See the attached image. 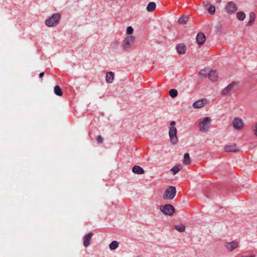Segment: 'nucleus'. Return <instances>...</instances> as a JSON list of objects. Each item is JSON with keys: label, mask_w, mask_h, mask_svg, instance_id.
I'll return each instance as SVG.
<instances>
[{"label": "nucleus", "mask_w": 257, "mask_h": 257, "mask_svg": "<svg viewBox=\"0 0 257 257\" xmlns=\"http://www.w3.org/2000/svg\"><path fill=\"white\" fill-rule=\"evenodd\" d=\"M61 19V15L58 13L54 14L50 18L47 19L45 24L48 27H53L57 25Z\"/></svg>", "instance_id": "1"}, {"label": "nucleus", "mask_w": 257, "mask_h": 257, "mask_svg": "<svg viewBox=\"0 0 257 257\" xmlns=\"http://www.w3.org/2000/svg\"><path fill=\"white\" fill-rule=\"evenodd\" d=\"M135 37L133 36H127L124 39L122 43V47L124 50L128 51L134 45L135 41Z\"/></svg>", "instance_id": "2"}, {"label": "nucleus", "mask_w": 257, "mask_h": 257, "mask_svg": "<svg viewBox=\"0 0 257 257\" xmlns=\"http://www.w3.org/2000/svg\"><path fill=\"white\" fill-rule=\"evenodd\" d=\"M211 122V118L210 117L207 116L204 117L202 121L199 123V127L200 132L206 133L208 131Z\"/></svg>", "instance_id": "3"}, {"label": "nucleus", "mask_w": 257, "mask_h": 257, "mask_svg": "<svg viewBox=\"0 0 257 257\" xmlns=\"http://www.w3.org/2000/svg\"><path fill=\"white\" fill-rule=\"evenodd\" d=\"M176 194V188L174 186H169L164 192L163 198L164 199H173Z\"/></svg>", "instance_id": "4"}, {"label": "nucleus", "mask_w": 257, "mask_h": 257, "mask_svg": "<svg viewBox=\"0 0 257 257\" xmlns=\"http://www.w3.org/2000/svg\"><path fill=\"white\" fill-rule=\"evenodd\" d=\"M160 209L161 212L166 215L171 216L175 212L174 207L170 204L161 206Z\"/></svg>", "instance_id": "5"}, {"label": "nucleus", "mask_w": 257, "mask_h": 257, "mask_svg": "<svg viewBox=\"0 0 257 257\" xmlns=\"http://www.w3.org/2000/svg\"><path fill=\"white\" fill-rule=\"evenodd\" d=\"M177 129L175 127H170L169 131V135L171 143L173 145H176L178 142V138L177 137Z\"/></svg>", "instance_id": "6"}, {"label": "nucleus", "mask_w": 257, "mask_h": 257, "mask_svg": "<svg viewBox=\"0 0 257 257\" xmlns=\"http://www.w3.org/2000/svg\"><path fill=\"white\" fill-rule=\"evenodd\" d=\"M232 125L236 130H240L243 126L242 120L239 118H235L232 121Z\"/></svg>", "instance_id": "7"}, {"label": "nucleus", "mask_w": 257, "mask_h": 257, "mask_svg": "<svg viewBox=\"0 0 257 257\" xmlns=\"http://www.w3.org/2000/svg\"><path fill=\"white\" fill-rule=\"evenodd\" d=\"M238 246V241L236 240L232 241L231 242H227L225 243V247L226 248L231 251L236 248Z\"/></svg>", "instance_id": "8"}, {"label": "nucleus", "mask_w": 257, "mask_h": 257, "mask_svg": "<svg viewBox=\"0 0 257 257\" xmlns=\"http://www.w3.org/2000/svg\"><path fill=\"white\" fill-rule=\"evenodd\" d=\"M226 10L228 13H233L237 10V8L233 2H229L226 7Z\"/></svg>", "instance_id": "9"}, {"label": "nucleus", "mask_w": 257, "mask_h": 257, "mask_svg": "<svg viewBox=\"0 0 257 257\" xmlns=\"http://www.w3.org/2000/svg\"><path fill=\"white\" fill-rule=\"evenodd\" d=\"M196 40L197 43L199 45H202L205 42V40H206V37H205V35L203 33L200 32L197 34V35L196 36Z\"/></svg>", "instance_id": "10"}, {"label": "nucleus", "mask_w": 257, "mask_h": 257, "mask_svg": "<svg viewBox=\"0 0 257 257\" xmlns=\"http://www.w3.org/2000/svg\"><path fill=\"white\" fill-rule=\"evenodd\" d=\"M208 78L212 81H216L218 79V73L216 70H210L208 73Z\"/></svg>", "instance_id": "11"}, {"label": "nucleus", "mask_w": 257, "mask_h": 257, "mask_svg": "<svg viewBox=\"0 0 257 257\" xmlns=\"http://www.w3.org/2000/svg\"><path fill=\"white\" fill-rule=\"evenodd\" d=\"M92 235H93V233L89 232L87 234L85 235L84 236L83 244L85 247H86L89 245L90 241L91 239Z\"/></svg>", "instance_id": "12"}, {"label": "nucleus", "mask_w": 257, "mask_h": 257, "mask_svg": "<svg viewBox=\"0 0 257 257\" xmlns=\"http://www.w3.org/2000/svg\"><path fill=\"white\" fill-rule=\"evenodd\" d=\"M176 50L180 55L184 54L186 51V46L183 44H179L176 46Z\"/></svg>", "instance_id": "13"}, {"label": "nucleus", "mask_w": 257, "mask_h": 257, "mask_svg": "<svg viewBox=\"0 0 257 257\" xmlns=\"http://www.w3.org/2000/svg\"><path fill=\"white\" fill-rule=\"evenodd\" d=\"M132 172L138 175H142L145 173V171L142 167L137 165L133 167Z\"/></svg>", "instance_id": "14"}, {"label": "nucleus", "mask_w": 257, "mask_h": 257, "mask_svg": "<svg viewBox=\"0 0 257 257\" xmlns=\"http://www.w3.org/2000/svg\"><path fill=\"white\" fill-rule=\"evenodd\" d=\"M236 84V82H232L226 87L222 91V94L226 95L232 90L233 87Z\"/></svg>", "instance_id": "15"}, {"label": "nucleus", "mask_w": 257, "mask_h": 257, "mask_svg": "<svg viewBox=\"0 0 257 257\" xmlns=\"http://www.w3.org/2000/svg\"><path fill=\"white\" fill-rule=\"evenodd\" d=\"M114 75L112 72L110 71V72H107L105 76L106 81L108 83H112L113 80V79H114Z\"/></svg>", "instance_id": "16"}, {"label": "nucleus", "mask_w": 257, "mask_h": 257, "mask_svg": "<svg viewBox=\"0 0 257 257\" xmlns=\"http://www.w3.org/2000/svg\"><path fill=\"white\" fill-rule=\"evenodd\" d=\"M224 150L226 152H235L238 150V148L235 145L226 146Z\"/></svg>", "instance_id": "17"}, {"label": "nucleus", "mask_w": 257, "mask_h": 257, "mask_svg": "<svg viewBox=\"0 0 257 257\" xmlns=\"http://www.w3.org/2000/svg\"><path fill=\"white\" fill-rule=\"evenodd\" d=\"M205 105V102L203 99H201L194 102L193 104V107L196 108L202 107Z\"/></svg>", "instance_id": "18"}, {"label": "nucleus", "mask_w": 257, "mask_h": 257, "mask_svg": "<svg viewBox=\"0 0 257 257\" xmlns=\"http://www.w3.org/2000/svg\"><path fill=\"white\" fill-rule=\"evenodd\" d=\"M255 15L253 12H250L249 14V20L247 22L246 26H251L254 22Z\"/></svg>", "instance_id": "19"}, {"label": "nucleus", "mask_w": 257, "mask_h": 257, "mask_svg": "<svg viewBox=\"0 0 257 257\" xmlns=\"http://www.w3.org/2000/svg\"><path fill=\"white\" fill-rule=\"evenodd\" d=\"M156 8V3L154 2H150L147 7V10L148 12H153Z\"/></svg>", "instance_id": "20"}, {"label": "nucleus", "mask_w": 257, "mask_h": 257, "mask_svg": "<svg viewBox=\"0 0 257 257\" xmlns=\"http://www.w3.org/2000/svg\"><path fill=\"white\" fill-rule=\"evenodd\" d=\"M182 169V166L181 165H176L171 169V171L173 172L174 175H175L179 172Z\"/></svg>", "instance_id": "21"}, {"label": "nucleus", "mask_w": 257, "mask_h": 257, "mask_svg": "<svg viewBox=\"0 0 257 257\" xmlns=\"http://www.w3.org/2000/svg\"><path fill=\"white\" fill-rule=\"evenodd\" d=\"M119 245L118 241L116 240L112 241L109 245V249L111 250L116 249Z\"/></svg>", "instance_id": "22"}, {"label": "nucleus", "mask_w": 257, "mask_h": 257, "mask_svg": "<svg viewBox=\"0 0 257 257\" xmlns=\"http://www.w3.org/2000/svg\"><path fill=\"white\" fill-rule=\"evenodd\" d=\"M54 91L55 94L58 96H62L63 94V92L60 87L58 85H56L54 87Z\"/></svg>", "instance_id": "23"}, {"label": "nucleus", "mask_w": 257, "mask_h": 257, "mask_svg": "<svg viewBox=\"0 0 257 257\" xmlns=\"http://www.w3.org/2000/svg\"><path fill=\"white\" fill-rule=\"evenodd\" d=\"M236 17L239 21H243L245 18V14L243 12H239L236 13Z\"/></svg>", "instance_id": "24"}, {"label": "nucleus", "mask_w": 257, "mask_h": 257, "mask_svg": "<svg viewBox=\"0 0 257 257\" xmlns=\"http://www.w3.org/2000/svg\"><path fill=\"white\" fill-rule=\"evenodd\" d=\"M189 17L187 16H183L178 19V23L180 24H185L188 20Z\"/></svg>", "instance_id": "25"}, {"label": "nucleus", "mask_w": 257, "mask_h": 257, "mask_svg": "<svg viewBox=\"0 0 257 257\" xmlns=\"http://www.w3.org/2000/svg\"><path fill=\"white\" fill-rule=\"evenodd\" d=\"M183 163L186 165H188L190 163V156L188 153L184 154Z\"/></svg>", "instance_id": "26"}, {"label": "nucleus", "mask_w": 257, "mask_h": 257, "mask_svg": "<svg viewBox=\"0 0 257 257\" xmlns=\"http://www.w3.org/2000/svg\"><path fill=\"white\" fill-rule=\"evenodd\" d=\"M169 95L172 98H175L178 95V91L175 89H171L169 91Z\"/></svg>", "instance_id": "27"}, {"label": "nucleus", "mask_w": 257, "mask_h": 257, "mask_svg": "<svg viewBox=\"0 0 257 257\" xmlns=\"http://www.w3.org/2000/svg\"><path fill=\"white\" fill-rule=\"evenodd\" d=\"M175 228L177 230H178L180 232H183L185 230V226L184 225H183V224H179V225H175Z\"/></svg>", "instance_id": "28"}, {"label": "nucleus", "mask_w": 257, "mask_h": 257, "mask_svg": "<svg viewBox=\"0 0 257 257\" xmlns=\"http://www.w3.org/2000/svg\"><path fill=\"white\" fill-rule=\"evenodd\" d=\"M208 12L211 14H214L215 11V8L214 6L210 5L209 8L207 9Z\"/></svg>", "instance_id": "29"}, {"label": "nucleus", "mask_w": 257, "mask_h": 257, "mask_svg": "<svg viewBox=\"0 0 257 257\" xmlns=\"http://www.w3.org/2000/svg\"><path fill=\"white\" fill-rule=\"evenodd\" d=\"M134 32V29L132 26H128L126 28V33L128 35H131Z\"/></svg>", "instance_id": "30"}, {"label": "nucleus", "mask_w": 257, "mask_h": 257, "mask_svg": "<svg viewBox=\"0 0 257 257\" xmlns=\"http://www.w3.org/2000/svg\"><path fill=\"white\" fill-rule=\"evenodd\" d=\"M96 140L98 143H102L103 141V139L101 136H99L97 137Z\"/></svg>", "instance_id": "31"}, {"label": "nucleus", "mask_w": 257, "mask_h": 257, "mask_svg": "<svg viewBox=\"0 0 257 257\" xmlns=\"http://www.w3.org/2000/svg\"><path fill=\"white\" fill-rule=\"evenodd\" d=\"M252 129L254 132V134L257 136V123L254 126H252Z\"/></svg>", "instance_id": "32"}, {"label": "nucleus", "mask_w": 257, "mask_h": 257, "mask_svg": "<svg viewBox=\"0 0 257 257\" xmlns=\"http://www.w3.org/2000/svg\"><path fill=\"white\" fill-rule=\"evenodd\" d=\"M199 74L201 75H206L207 72L205 70H202L199 72Z\"/></svg>", "instance_id": "33"}, {"label": "nucleus", "mask_w": 257, "mask_h": 257, "mask_svg": "<svg viewBox=\"0 0 257 257\" xmlns=\"http://www.w3.org/2000/svg\"><path fill=\"white\" fill-rule=\"evenodd\" d=\"M176 124V122L175 121H172L170 123V127H175L174 125H175Z\"/></svg>", "instance_id": "34"}, {"label": "nucleus", "mask_w": 257, "mask_h": 257, "mask_svg": "<svg viewBox=\"0 0 257 257\" xmlns=\"http://www.w3.org/2000/svg\"><path fill=\"white\" fill-rule=\"evenodd\" d=\"M44 75V72H41L40 74H39V77L40 78H42Z\"/></svg>", "instance_id": "35"}, {"label": "nucleus", "mask_w": 257, "mask_h": 257, "mask_svg": "<svg viewBox=\"0 0 257 257\" xmlns=\"http://www.w3.org/2000/svg\"><path fill=\"white\" fill-rule=\"evenodd\" d=\"M241 257H255L254 255H241Z\"/></svg>", "instance_id": "36"}, {"label": "nucleus", "mask_w": 257, "mask_h": 257, "mask_svg": "<svg viewBox=\"0 0 257 257\" xmlns=\"http://www.w3.org/2000/svg\"><path fill=\"white\" fill-rule=\"evenodd\" d=\"M111 1H116V3H117L118 2L116 1V0H110Z\"/></svg>", "instance_id": "37"}]
</instances>
